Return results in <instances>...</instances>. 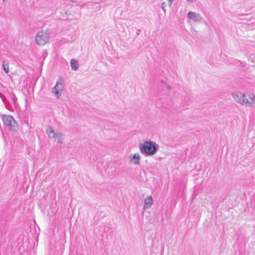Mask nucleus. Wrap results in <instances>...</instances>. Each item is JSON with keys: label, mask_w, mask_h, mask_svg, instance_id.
Masks as SVG:
<instances>
[{"label": "nucleus", "mask_w": 255, "mask_h": 255, "mask_svg": "<svg viewBox=\"0 0 255 255\" xmlns=\"http://www.w3.org/2000/svg\"><path fill=\"white\" fill-rule=\"evenodd\" d=\"M138 147L141 153L145 156L154 155L159 148V145L151 140H145L139 143Z\"/></svg>", "instance_id": "1"}, {"label": "nucleus", "mask_w": 255, "mask_h": 255, "mask_svg": "<svg viewBox=\"0 0 255 255\" xmlns=\"http://www.w3.org/2000/svg\"><path fill=\"white\" fill-rule=\"evenodd\" d=\"M50 32L48 29L38 31L35 37L36 43L39 46H43L49 41Z\"/></svg>", "instance_id": "2"}, {"label": "nucleus", "mask_w": 255, "mask_h": 255, "mask_svg": "<svg viewBox=\"0 0 255 255\" xmlns=\"http://www.w3.org/2000/svg\"><path fill=\"white\" fill-rule=\"evenodd\" d=\"M1 119L4 126L8 129L12 131L17 130L18 128L17 123L11 116L3 115Z\"/></svg>", "instance_id": "3"}, {"label": "nucleus", "mask_w": 255, "mask_h": 255, "mask_svg": "<svg viewBox=\"0 0 255 255\" xmlns=\"http://www.w3.org/2000/svg\"><path fill=\"white\" fill-rule=\"evenodd\" d=\"M46 133L49 137L53 138L58 143H63L64 138L61 132H55L51 127H49L46 129Z\"/></svg>", "instance_id": "4"}, {"label": "nucleus", "mask_w": 255, "mask_h": 255, "mask_svg": "<svg viewBox=\"0 0 255 255\" xmlns=\"http://www.w3.org/2000/svg\"><path fill=\"white\" fill-rule=\"evenodd\" d=\"M232 96L236 102L243 105H245L246 103L248 102L245 94L241 92H234L233 93Z\"/></svg>", "instance_id": "5"}, {"label": "nucleus", "mask_w": 255, "mask_h": 255, "mask_svg": "<svg viewBox=\"0 0 255 255\" xmlns=\"http://www.w3.org/2000/svg\"><path fill=\"white\" fill-rule=\"evenodd\" d=\"M63 88L64 85L61 79H59L57 82L55 86L53 88L52 92L57 98H59L61 96Z\"/></svg>", "instance_id": "6"}, {"label": "nucleus", "mask_w": 255, "mask_h": 255, "mask_svg": "<svg viewBox=\"0 0 255 255\" xmlns=\"http://www.w3.org/2000/svg\"><path fill=\"white\" fill-rule=\"evenodd\" d=\"M128 158L130 162L133 165H138L140 163V156L138 153L129 154Z\"/></svg>", "instance_id": "7"}, {"label": "nucleus", "mask_w": 255, "mask_h": 255, "mask_svg": "<svg viewBox=\"0 0 255 255\" xmlns=\"http://www.w3.org/2000/svg\"><path fill=\"white\" fill-rule=\"evenodd\" d=\"M187 18L195 22H201L202 19V17L200 14H197L195 12L192 11L188 12L187 14Z\"/></svg>", "instance_id": "8"}, {"label": "nucleus", "mask_w": 255, "mask_h": 255, "mask_svg": "<svg viewBox=\"0 0 255 255\" xmlns=\"http://www.w3.org/2000/svg\"><path fill=\"white\" fill-rule=\"evenodd\" d=\"M153 199L151 196H147L144 200V204L143 206V212L146 209L150 208L153 204Z\"/></svg>", "instance_id": "9"}, {"label": "nucleus", "mask_w": 255, "mask_h": 255, "mask_svg": "<svg viewBox=\"0 0 255 255\" xmlns=\"http://www.w3.org/2000/svg\"><path fill=\"white\" fill-rule=\"evenodd\" d=\"M249 100L247 99V103H246L245 106L254 107H255V95L250 94L249 97Z\"/></svg>", "instance_id": "10"}, {"label": "nucleus", "mask_w": 255, "mask_h": 255, "mask_svg": "<svg viewBox=\"0 0 255 255\" xmlns=\"http://www.w3.org/2000/svg\"><path fill=\"white\" fill-rule=\"evenodd\" d=\"M70 63H71V68L73 70H76L78 69L79 66H78V62L76 60L73 59L71 60Z\"/></svg>", "instance_id": "11"}, {"label": "nucleus", "mask_w": 255, "mask_h": 255, "mask_svg": "<svg viewBox=\"0 0 255 255\" xmlns=\"http://www.w3.org/2000/svg\"><path fill=\"white\" fill-rule=\"evenodd\" d=\"M2 67L4 71L6 73H8L9 71L8 64H6L4 61H3Z\"/></svg>", "instance_id": "12"}, {"label": "nucleus", "mask_w": 255, "mask_h": 255, "mask_svg": "<svg viewBox=\"0 0 255 255\" xmlns=\"http://www.w3.org/2000/svg\"><path fill=\"white\" fill-rule=\"evenodd\" d=\"M165 2H162V4H161V8H162V9L163 10V11L165 12L166 10H165Z\"/></svg>", "instance_id": "13"}, {"label": "nucleus", "mask_w": 255, "mask_h": 255, "mask_svg": "<svg viewBox=\"0 0 255 255\" xmlns=\"http://www.w3.org/2000/svg\"><path fill=\"white\" fill-rule=\"evenodd\" d=\"M169 5H171L174 0H168Z\"/></svg>", "instance_id": "14"}, {"label": "nucleus", "mask_w": 255, "mask_h": 255, "mask_svg": "<svg viewBox=\"0 0 255 255\" xmlns=\"http://www.w3.org/2000/svg\"><path fill=\"white\" fill-rule=\"evenodd\" d=\"M195 0H187V1L188 2H193L194 1H195Z\"/></svg>", "instance_id": "15"}, {"label": "nucleus", "mask_w": 255, "mask_h": 255, "mask_svg": "<svg viewBox=\"0 0 255 255\" xmlns=\"http://www.w3.org/2000/svg\"><path fill=\"white\" fill-rule=\"evenodd\" d=\"M166 88H167V89H168L169 88V87L168 85H167V86H166Z\"/></svg>", "instance_id": "16"}, {"label": "nucleus", "mask_w": 255, "mask_h": 255, "mask_svg": "<svg viewBox=\"0 0 255 255\" xmlns=\"http://www.w3.org/2000/svg\"><path fill=\"white\" fill-rule=\"evenodd\" d=\"M5 0H3V1H4Z\"/></svg>", "instance_id": "17"}]
</instances>
